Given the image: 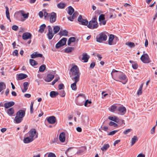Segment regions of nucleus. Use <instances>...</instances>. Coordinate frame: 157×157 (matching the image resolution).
Returning a JSON list of instances; mask_svg holds the SVG:
<instances>
[{"label": "nucleus", "mask_w": 157, "mask_h": 157, "mask_svg": "<svg viewBox=\"0 0 157 157\" xmlns=\"http://www.w3.org/2000/svg\"><path fill=\"white\" fill-rule=\"evenodd\" d=\"M70 71L71 72V76H74L73 78V79H79L80 73L79 71V69L78 67L75 65L73 66L70 69Z\"/></svg>", "instance_id": "obj_1"}, {"label": "nucleus", "mask_w": 157, "mask_h": 157, "mask_svg": "<svg viewBox=\"0 0 157 157\" xmlns=\"http://www.w3.org/2000/svg\"><path fill=\"white\" fill-rule=\"evenodd\" d=\"M25 110H19L16 113V116L14 119L15 123L18 124L21 122L23 120V118L25 117Z\"/></svg>", "instance_id": "obj_2"}, {"label": "nucleus", "mask_w": 157, "mask_h": 157, "mask_svg": "<svg viewBox=\"0 0 157 157\" xmlns=\"http://www.w3.org/2000/svg\"><path fill=\"white\" fill-rule=\"evenodd\" d=\"M97 18L96 16L93 17L91 20L89 21L87 27L90 29L97 28L98 27Z\"/></svg>", "instance_id": "obj_3"}, {"label": "nucleus", "mask_w": 157, "mask_h": 157, "mask_svg": "<svg viewBox=\"0 0 157 157\" xmlns=\"http://www.w3.org/2000/svg\"><path fill=\"white\" fill-rule=\"evenodd\" d=\"M107 36L104 32H102L98 35L96 37V40L97 42L101 43L103 41H105L107 40Z\"/></svg>", "instance_id": "obj_4"}, {"label": "nucleus", "mask_w": 157, "mask_h": 157, "mask_svg": "<svg viewBox=\"0 0 157 157\" xmlns=\"http://www.w3.org/2000/svg\"><path fill=\"white\" fill-rule=\"evenodd\" d=\"M117 75L118 76V78L121 81H123L121 82V81L119 80L117 81L122 82L124 84H125L128 81L127 76L123 74L121 72L119 74H117Z\"/></svg>", "instance_id": "obj_5"}, {"label": "nucleus", "mask_w": 157, "mask_h": 157, "mask_svg": "<svg viewBox=\"0 0 157 157\" xmlns=\"http://www.w3.org/2000/svg\"><path fill=\"white\" fill-rule=\"evenodd\" d=\"M141 60L144 63H148L151 62L148 55L147 54L143 55L140 58Z\"/></svg>", "instance_id": "obj_6"}, {"label": "nucleus", "mask_w": 157, "mask_h": 157, "mask_svg": "<svg viewBox=\"0 0 157 157\" xmlns=\"http://www.w3.org/2000/svg\"><path fill=\"white\" fill-rule=\"evenodd\" d=\"M78 21L81 23V24L84 25H87L88 23V21L86 19H83L82 16L79 15L78 18Z\"/></svg>", "instance_id": "obj_7"}, {"label": "nucleus", "mask_w": 157, "mask_h": 157, "mask_svg": "<svg viewBox=\"0 0 157 157\" xmlns=\"http://www.w3.org/2000/svg\"><path fill=\"white\" fill-rule=\"evenodd\" d=\"M50 22L51 23L55 22L56 19V14L54 12H52L50 14Z\"/></svg>", "instance_id": "obj_8"}, {"label": "nucleus", "mask_w": 157, "mask_h": 157, "mask_svg": "<svg viewBox=\"0 0 157 157\" xmlns=\"http://www.w3.org/2000/svg\"><path fill=\"white\" fill-rule=\"evenodd\" d=\"M36 130L34 128H32L28 132L29 136L34 139L33 138L36 133Z\"/></svg>", "instance_id": "obj_9"}, {"label": "nucleus", "mask_w": 157, "mask_h": 157, "mask_svg": "<svg viewBox=\"0 0 157 157\" xmlns=\"http://www.w3.org/2000/svg\"><path fill=\"white\" fill-rule=\"evenodd\" d=\"M117 110L121 115L124 114L126 112V108L122 105L119 107Z\"/></svg>", "instance_id": "obj_10"}, {"label": "nucleus", "mask_w": 157, "mask_h": 157, "mask_svg": "<svg viewBox=\"0 0 157 157\" xmlns=\"http://www.w3.org/2000/svg\"><path fill=\"white\" fill-rule=\"evenodd\" d=\"M47 121L49 124H53L55 123L56 120L55 116H52L48 117Z\"/></svg>", "instance_id": "obj_11"}, {"label": "nucleus", "mask_w": 157, "mask_h": 157, "mask_svg": "<svg viewBox=\"0 0 157 157\" xmlns=\"http://www.w3.org/2000/svg\"><path fill=\"white\" fill-rule=\"evenodd\" d=\"M31 34L28 32L24 33L22 36V38L24 40H26L30 39L31 38Z\"/></svg>", "instance_id": "obj_12"}, {"label": "nucleus", "mask_w": 157, "mask_h": 157, "mask_svg": "<svg viewBox=\"0 0 157 157\" xmlns=\"http://www.w3.org/2000/svg\"><path fill=\"white\" fill-rule=\"evenodd\" d=\"M31 58L32 59H34L36 57H43L44 59V57L43 56V55L40 53H38L37 52H34L31 55Z\"/></svg>", "instance_id": "obj_13"}, {"label": "nucleus", "mask_w": 157, "mask_h": 157, "mask_svg": "<svg viewBox=\"0 0 157 157\" xmlns=\"http://www.w3.org/2000/svg\"><path fill=\"white\" fill-rule=\"evenodd\" d=\"M54 75L51 74H49L47 75V76L45 81L48 82L51 81L54 78Z\"/></svg>", "instance_id": "obj_14"}, {"label": "nucleus", "mask_w": 157, "mask_h": 157, "mask_svg": "<svg viewBox=\"0 0 157 157\" xmlns=\"http://www.w3.org/2000/svg\"><path fill=\"white\" fill-rule=\"evenodd\" d=\"M82 60H84V62H87L90 57L86 53H83L82 54Z\"/></svg>", "instance_id": "obj_15"}, {"label": "nucleus", "mask_w": 157, "mask_h": 157, "mask_svg": "<svg viewBox=\"0 0 157 157\" xmlns=\"http://www.w3.org/2000/svg\"><path fill=\"white\" fill-rule=\"evenodd\" d=\"M27 76V75L26 74L22 73L19 74L17 75V80H22L26 78Z\"/></svg>", "instance_id": "obj_16"}, {"label": "nucleus", "mask_w": 157, "mask_h": 157, "mask_svg": "<svg viewBox=\"0 0 157 157\" xmlns=\"http://www.w3.org/2000/svg\"><path fill=\"white\" fill-rule=\"evenodd\" d=\"M14 102L13 101H10L5 103L4 104V107L6 109H8L14 105Z\"/></svg>", "instance_id": "obj_17"}, {"label": "nucleus", "mask_w": 157, "mask_h": 157, "mask_svg": "<svg viewBox=\"0 0 157 157\" xmlns=\"http://www.w3.org/2000/svg\"><path fill=\"white\" fill-rule=\"evenodd\" d=\"M60 141L62 142H64L65 139V134L64 132H62L60 133L59 136Z\"/></svg>", "instance_id": "obj_18"}, {"label": "nucleus", "mask_w": 157, "mask_h": 157, "mask_svg": "<svg viewBox=\"0 0 157 157\" xmlns=\"http://www.w3.org/2000/svg\"><path fill=\"white\" fill-rule=\"evenodd\" d=\"M34 139L30 137L29 136H28L25 138L23 140V142L25 143L28 144L32 142L34 140Z\"/></svg>", "instance_id": "obj_19"}, {"label": "nucleus", "mask_w": 157, "mask_h": 157, "mask_svg": "<svg viewBox=\"0 0 157 157\" xmlns=\"http://www.w3.org/2000/svg\"><path fill=\"white\" fill-rule=\"evenodd\" d=\"M68 31L66 30L62 31L61 30L58 33V34L60 35V37L63 36H67L68 35Z\"/></svg>", "instance_id": "obj_20"}, {"label": "nucleus", "mask_w": 157, "mask_h": 157, "mask_svg": "<svg viewBox=\"0 0 157 157\" xmlns=\"http://www.w3.org/2000/svg\"><path fill=\"white\" fill-rule=\"evenodd\" d=\"M75 82L71 85V87L73 90H76L77 89L76 83L79 81V79H74Z\"/></svg>", "instance_id": "obj_21"}, {"label": "nucleus", "mask_w": 157, "mask_h": 157, "mask_svg": "<svg viewBox=\"0 0 157 157\" xmlns=\"http://www.w3.org/2000/svg\"><path fill=\"white\" fill-rule=\"evenodd\" d=\"M29 85V83L28 82H25L23 83V86L24 88L22 90V91L23 93H25L26 91L28 89V86Z\"/></svg>", "instance_id": "obj_22"}, {"label": "nucleus", "mask_w": 157, "mask_h": 157, "mask_svg": "<svg viewBox=\"0 0 157 157\" xmlns=\"http://www.w3.org/2000/svg\"><path fill=\"white\" fill-rule=\"evenodd\" d=\"M114 38V35L113 34H110L109 36L108 41V44L109 45H113Z\"/></svg>", "instance_id": "obj_23"}, {"label": "nucleus", "mask_w": 157, "mask_h": 157, "mask_svg": "<svg viewBox=\"0 0 157 157\" xmlns=\"http://www.w3.org/2000/svg\"><path fill=\"white\" fill-rule=\"evenodd\" d=\"M59 94V93L55 91H52L50 92V96L52 98H55Z\"/></svg>", "instance_id": "obj_24"}, {"label": "nucleus", "mask_w": 157, "mask_h": 157, "mask_svg": "<svg viewBox=\"0 0 157 157\" xmlns=\"http://www.w3.org/2000/svg\"><path fill=\"white\" fill-rule=\"evenodd\" d=\"M14 113V110L13 108H11L7 110V113L10 116H12Z\"/></svg>", "instance_id": "obj_25"}, {"label": "nucleus", "mask_w": 157, "mask_h": 157, "mask_svg": "<svg viewBox=\"0 0 157 157\" xmlns=\"http://www.w3.org/2000/svg\"><path fill=\"white\" fill-rule=\"evenodd\" d=\"M66 4L63 2H60L57 4V7L59 9H64L66 6Z\"/></svg>", "instance_id": "obj_26"}, {"label": "nucleus", "mask_w": 157, "mask_h": 157, "mask_svg": "<svg viewBox=\"0 0 157 157\" xmlns=\"http://www.w3.org/2000/svg\"><path fill=\"white\" fill-rule=\"evenodd\" d=\"M46 27V25L45 24H43L41 25L40 27V29L38 30L39 32L42 33L44 32Z\"/></svg>", "instance_id": "obj_27"}, {"label": "nucleus", "mask_w": 157, "mask_h": 157, "mask_svg": "<svg viewBox=\"0 0 157 157\" xmlns=\"http://www.w3.org/2000/svg\"><path fill=\"white\" fill-rule=\"evenodd\" d=\"M6 17L10 21V22H11V20H10V15L9 8L7 6H6Z\"/></svg>", "instance_id": "obj_28"}, {"label": "nucleus", "mask_w": 157, "mask_h": 157, "mask_svg": "<svg viewBox=\"0 0 157 157\" xmlns=\"http://www.w3.org/2000/svg\"><path fill=\"white\" fill-rule=\"evenodd\" d=\"M6 88V85L4 82H0V92Z\"/></svg>", "instance_id": "obj_29"}, {"label": "nucleus", "mask_w": 157, "mask_h": 157, "mask_svg": "<svg viewBox=\"0 0 157 157\" xmlns=\"http://www.w3.org/2000/svg\"><path fill=\"white\" fill-rule=\"evenodd\" d=\"M138 140V138L136 136H134L132 139V143L131 146L133 145Z\"/></svg>", "instance_id": "obj_30"}, {"label": "nucleus", "mask_w": 157, "mask_h": 157, "mask_svg": "<svg viewBox=\"0 0 157 157\" xmlns=\"http://www.w3.org/2000/svg\"><path fill=\"white\" fill-rule=\"evenodd\" d=\"M109 147V144H105L103 147L101 148V149L103 151H105Z\"/></svg>", "instance_id": "obj_31"}, {"label": "nucleus", "mask_w": 157, "mask_h": 157, "mask_svg": "<svg viewBox=\"0 0 157 157\" xmlns=\"http://www.w3.org/2000/svg\"><path fill=\"white\" fill-rule=\"evenodd\" d=\"M74 48L72 47H68L66 48L64 50V52L66 53H69L71 52L73 50H74Z\"/></svg>", "instance_id": "obj_32"}, {"label": "nucleus", "mask_w": 157, "mask_h": 157, "mask_svg": "<svg viewBox=\"0 0 157 157\" xmlns=\"http://www.w3.org/2000/svg\"><path fill=\"white\" fill-rule=\"evenodd\" d=\"M46 68V65L45 64H43L39 67V71L40 72H43L45 71Z\"/></svg>", "instance_id": "obj_33"}, {"label": "nucleus", "mask_w": 157, "mask_h": 157, "mask_svg": "<svg viewBox=\"0 0 157 157\" xmlns=\"http://www.w3.org/2000/svg\"><path fill=\"white\" fill-rule=\"evenodd\" d=\"M74 12V9L71 6H70L68 7V13L70 15H71Z\"/></svg>", "instance_id": "obj_34"}, {"label": "nucleus", "mask_w": 157, "mask_h": 157, "mask_svg": "<svg viewBox=\"0 0 157 157\" xmlns=\"http://www.w3.org/2000/svg\"><path fill=\"white\" fill-rule=\"evenodd\" d=\"M29 63L32 66H35L38 64L37 62L33 59H30L29 60Z\"/></svg>", "instance_id": "obj_35"}, {"label": "nucleus", "mask_w": 157, "mask_h": 157, "mask_svg": "<svg viewBox=\"0 0 157 157\" xmlns=\"http://www.w3.org/2000/svg\"><path fill=\"white\" fill-rule=\"evenodd\" d=\"M124 121V120L119 119L117 117L116 120V121L115 122L120 124L121 125H122L123 124H125Z\"/></svg>", "instance_id": "obj_36"}, {"label": "nucleus", "mask_w": 157, "mask_h": 157, "mask_svg": "<svg viewBox=\"0 0 157 157\" xmlns=\"http://www.w3.org/2000/svg\"><path fill=\"white\" fill-rule=\"evenodd\" d=\"M60 29V28L59 26H56L54 27L53 28L54 34H56L59 31Z\"/></svg>", "instance_id": "obj_37"}, {"label": "nucleus", "mask_w": 157, "mask_h": 157, "mask_svg": "<svg viewBox=\"0 0 157 157\" xmlns=\"http://www.w3.org/2000/svg\"><path fill=\"white\" fill-rule=\"evenodd\" d=\"M143 84H142L140 86L139 89L137 92V94L138 96L142 94V89L143 88Z\"/></svg>", "instance_id": "obj_38"}, {"label": "nucleus", "mask_w": 157, "mask_h": 157, "mask_svg": "<svg viewBox=\"0 0 157 157\" xmlns=\"http://www.w3.org/2000/svg\"><path fill=\"white\" fill-rule=\"evenodd\" d=\"M54 33H53L52 32L48 33L47 35L48 36V37L49 40H51L53 38L54 35Z\"/></svg>", "instance_id": "obj_39"}, {"label": "nucleus", "mask_w": 157, "mask_h": 157, "mask_svg": "<svg viewBox=\"0 0 157 157\" xmlns=\"http://www.w3.org/2000/svg\"><path fill=\"white\" fill-rule=\"evenodd\" d=\"M62 40H59L56 45L55 47L56 48H58L60 47L63 46V44H61L60 42L62 41Z\"/></svg>", "instance_id": "obj_40"}, {"label": "nucleus", "mask_w": 157, "mask_h": 157, "mask_svg": "<svg viewBox=\"0 0 157 157\" xmlns=\"http://www.w3.org/2000/svg\"><path fill=\"white\" fill-rule=\"evenodd\" d=\"M117 118V117H116L115 116H113V117L109 116L108 117V118L109 120L116 122V120Z\"/></svg>", "instance_id": "obj_41"}, {"label": "nucleus", "mask_w": 157, "mask_h": 157, "mask_svg": "<svg viewBox=\"0 0 157 157\" xmlns=\"http://www.w3.org/2000/svg\"><path fill=\"white\" fill-rule=\"evenodd\" d=\"M21 14L22 15L23 17L25 19H27L29 17V13H24V12L22 11H21Z\"/></svg>", "instance_id": "obj_42"}, {"label": "nucleus", "mask_w": 157, "mask_h": 157, "mask_svg": "<svg viewBox=\"0 0 157 157\" xmlns=\"http://www.w3.org/2000/svg\"><path fill=\"white\" fill-rule=\"evenodd\" d=\"M105 20V15L104 14H101L98 18V20L99 22H101V21L104 20Z\"/></svg>", "instance_id": "obj_43"}, {"label": "nucleus", "mask_w": 157, "mask_h": 157, "mask_svg": "<svg viewBox=\"0 0 157 157\" xmlns=\"http://www.w3.org/2000/svg\"><path fill=\"white\" fill-rule=\"evenodd\" d=\"M126 44L131 48L134 47L135 46V44L132 42H128L126 43Z\"/></svg>", "instance_id": "obj_44"}, {"label": "nucleus", "mask_w": 157, "mask_h": 157, "mask_svg": "<svg viewBox=\"0 0 157 157\" xmlns=\"http://www.w3.org/2000/svg\"><path fill=\"white\" fill-rule=\"evenodd\" d=\"M109 125L110 126H113L114 127H118V124L112 121H110L109 123Z\"/></svg>", "instance_id": "obj_45"}, {"label": "nucleus", "mask_w": 157, "mask_h": 157, "mask_svg": "<svg viewBox=\"0 0 157 157\" xmlns=\"http://www.w3.org/2000/svg\"><path fill=\"white\" fill-rule=\"evenodd\" d=\"M34 104V102L32 101L31 103V105L30 106V112L31 114H32L33 113V106Z\"/></svg>", "instance_id": "obj_46"}, {"label": "nucleus", "mask_w": 157, "mask_h": 157, "mask_svg": "<svg viewBox=\"0 0 157 157\" xmlns=\"http://www.w3.org/2000/svg\"><path fill=\"white\" fill-rule=\"evenodd\" d=\"M119 130H114L110 132L108 134V135H109V136L113 135L114 134H115L118 131H119Z\"/></svg>", "instance_id": "obj_47"}, {"label": "nucleus", "mask_w": 157, "mask_h": 157, "mask_svg": "<svg viewBox=\"0 0 157 157\" xmlns=\"http://www.w3.org/2000/svg\"><path fill=\"white\" fill-rule=\"evenodd\" d=\"M60 40H62V41L60 42L61 44H63V45H64L66 44L67 39L66 38H63Z\"/></svg>", "instance_id": "obj_48"}, {"label": "nucleus", "mask_w": 157, "mask_h": 157, "mask_svg": "<svg viewBox=\"0 0 157 157\" xmlns=\"http://www.w3.org/2000/svg\"><path fill=\"white\" fill-rule=\"evenodd\" d=\"M71 149V148H68L67 150L65 151V154L67 155V156L68 157H72V155H69L70 153V150Z\"/></svg>", "instance_id": "obj_49"}, {"label": "nucleus", "mask_w": 157, "mask_h": 157, "mask_svg": "<svg viewBox=\"0 0 157 157\" xmlns=\"http://www.w3.org/2000/svg\"><path fill=\"white\" fill-rule=\"evenodd\" d=\"M59 94L61 97H63L65 96V93L64 90H62L59 91Z\"/></svg>", "instance_id": "obj_50"}, {"label": "nucleus", "mask_w": 157, "mask_h": 157, "mask_svg": "<svg viewBox=\"0 0 157 157\" xmlns=\"http://www.w3.org/2000/svg\"><path fill=\"white\" fill-rule=\"evenodd\" d=\"M119 41V39L118 37L116 36H114V38L113 40V45L115 44L117 42Z\"/></svg>", "instance_id": "obj_51"}, {"label": "nucleus", "mask_w": 157, "mask_h": 157, "mask_svg": "<svg viewBox=\"0 0 157 157\" xmlns=\"http://www.w3.org/2000/svg\"><path fill=\"white\" fill-rule=\"evenodd\" d=\"M117 107L115 105H113L111 106V111L112 112H113L116 110V109H117Z\"/></svg>", "instance_id": "obj_52"}, {"label": "nucleus", "mask_w": 157, "mask_h": 157, "mask_svg": "<svg viewBox=\"0 0 157 157\" xmlns=\"http://www.w3.org/2000/svg\"><path fill=\"white\" fill-rule=\"evenodd\" d=\"M91 101H89L88 100H86L84 103V106H87V105L88 104H90L91 103Z\"/></svg>", "instance_id": "obj_53"}, {"label": "nucleus", "mask_w": 157, "mask_h": 157, "mask_svg": "<svg viewBox=\"0 0 157 157\" xmlns=\"http://www.w3.org/2000/svg\"><path fill=\"white\" fill-rule=\"evenodd\" d=\"M12 29L14 30L17 31L18 29V27L16 25H13L12 27Z\"/></svg>", "instance_id": "obj_54"}, {"label": "nucleus", "mask_w": 157, "mask_h": 157, "mask_svg": "<svg viewBox=\"0 0 157 157\" xmlns=\"http://www.w3.org/2000/svg\"><path fill=\"white\" fill-rule=\"evenodd\" d=\"M64 87V85L63 83H61L58 85V88L59 90L63 89Z\"/></svg>", "instance_id": "obj_55"}, {"label": "nucleus", "mask_w": 157, "mask_h": 157, "mask_svg": "<svg viewBox=\"0 0 157 157\" xmlns=\"http://www.w3.org/2000/svg\"><path fill=\"white\" fill-rule=\"evenodd\" d=\"M59 77H58L57 78L55 79L52 82V85H53L59 79Z\"/></svg>", "instance_id": "obj_56"}, {"label": "nucleus", "mask_w": 157, "mask_h": 157, "mask_svg": "<svg viewBox=\"0 0 157 157\" xmlns=\"http://www.w3.org/2000/svg\"><path fill=\"white\" fill-rule=\"evenodd\" d=\"M132 68L134 69H136L138 67V64L136 63L132 64Z\"/></svg>", "instance_id": "obj_57"}, {"label": "nucleus", "mask_w": 157, "mask_h": 157, "mask_svg": "<svg viewBox=\"0 0 157 157\" xmlns=\"http://www.w3.org/2000/svg\"><path fill=\"white\" fill-rule=\"evenodd\" d=\"M106 23V21L104 20H102V21H101V22H99V24L100 25H105Z\"/></svg>", "instance_id": "obj_58"}, {"label": "nucleus", "mask_w": 157, "mask_h": 157, "mask_svg": "<svg viewBox=\"0 0 157 157\" xmlns=\"http://www.w3.org/2000/svg\"><path fill=\"white\" fill-rule=\"evenodd\" d=\"M132 131L131 129H128L123 132V133L124 134H127L128 133Z\"/></svg>", "instance_id": "obj_59"}, {"label": "nucleus", "mask_w": 157, "mask_h": 157, "mask_svg": "<svg viewBox=\"0 0 157 157\" xmlns=\"http://www.w3.org/2000/svg\"><path fill=\"white\" fill-rule=\"evenodd\" d=\"M48 157H56V156L54 153L50 152L49 153Z\"/></svg>", "instance_id": "obj_60"}, {"label": "nucleus", "mask_w": 157, "mask_h": 157, "mask_svg": "<svg viewBox=\"0 0 157 157\" xmlns=\"http://www.w3.org/2000/svg\"><path fill=\"white\" fill-rule=\"evenodd\" d=\"M95 65V63L94 62H92L90 64V68L91 69H93Z\"/></svg>", "instance_id": "obj_61"}, {"label": "nucleus", "mask_w": 157, "mask_h": 157, "mask_svg": "<svg viewBox=\"0 0 157 157\" xmlns=\"http://www.w3.org/2000/svg\"><path fill=\"white\" fill-rule=\"evenodd\" d=\"M84 150L83 149L79 150L77 152V154L78 155H80V154L84 152Z\"/></svg>", "instance_id": "obj_62"}, {"label": "nucleus", "mask_w": 157, "mask_h": 157, "mask_svg": "<svg viewBox=\"0 0 157 157\" xmlns=\"http://www.w3.org/2000/svg\"><path fill=\"white\" fill-rule=\"evenodd\" d=\"M18 55V51L17 50H15L13 53V56H17Z\"/></svg>", "instance_id": "obj_63"}, {"label": "nucleus", "mask_w": 157, "mask_h": 157, "mask_svg": "<svg viewBox=\"0 0 157 157\" xmlns=\"http://www.w3.org/2000/svg\"><path fill=\"white\" fill-rule=\"evenodd\" d=\"M69 39L71 42H73L75 41V37H71Z\"/></svg>", "instance_id": "obj_64"}]
</instances>
